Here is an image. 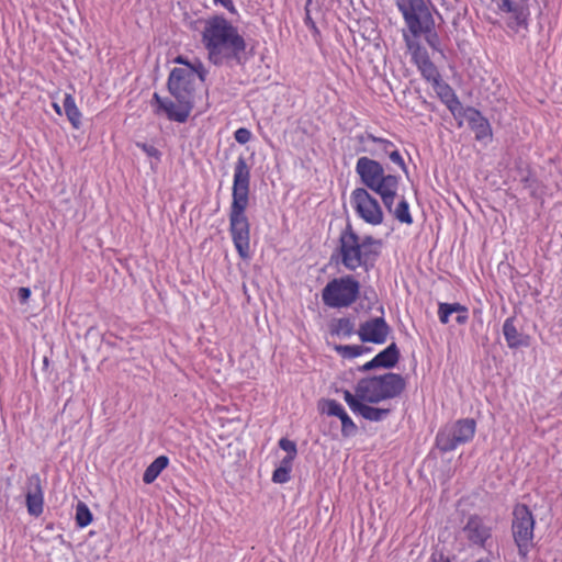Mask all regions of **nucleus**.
I'll list each match as a JSON object with an SVG mask.
<instances>
[{
	"instance_id": "nucleus-11",
	"label": "nucleus",
	"mask_w": 562,
	"mask_h": 562,
	"mask_svg": "<svg viewBox=\"0 0 562 562\" xmlns=\"http://www.w3.org/2000/svg\"><path fill=\"white\" fill-rule=\"evenodd\" d=\"M351 201L358 215L368 224L380 225L383 212L378 200L367 189L357 188L351 193Z\"/></svg>"
},
{
	"instance_id": "nucleus-16",
	"label": "nucleus",
	"mask_w": 562,
	"mask_h": 562,
	"mask_svg": "<svg viewBox=\"0 0 562 562\" xmlns=\"http://www.w3.org/2000/svg\"><path fill=\"white\" fill-rule=\"evenodd\" d=\"M406 45L409 49H413L416 46V50L414 52V58L418 65L419 70L422 71L423 77L432 82H438L440 75L434 65V63L429 59L426 52L420 53L418 45L406 34H404Z\"/></svg>"
},
{
	"instance_id": "nucleus-27",
	"label": "nucleus",
	"mask_w": 562,
	"mask_h": 562,
	"mask_svg": "<svg viewBox=\"0 0 562 562\" xmlns=\"http://www.w3.org/2000/svg\"><path fill=\"white\" fill-rule=\"evenodd\" d=\"M335 350L342 357L352 359L359 357L363 352L371 351L370 347L359 346V345H337L335 346Z\"/></svg>"
},
{
	"instance_id": "nucleus-9",
	"label": "nucleus",
	"mask_w": 562,
	"mask_h": 562,
	"mask_svg": "<svg viewBox=\"0 0 562 562\" xmlns=\"http://www.w3.org/2000/svg\"><path fill=\"white\" fill-rule=\"evenodd\" d=\"M398 10L413 36L420 35V31L431 24V12L427 0H395Z\"/></svg>"
},
{
	"instance_id": "nucleus-44",
	"label": "nucleus",
	"mask_w": 562,
	"mask_h": 562,
	"mask_svg": "<svg viewBox=\"0 0 562 562\" xmlns=\"http://www.w3.org/2000/svg\"><path fill=\"white\" fill-rule=\"evenodd\" d=\"M468 321V311L467 312H458L456 316V322L460 325L465 324Z\"/></svg>"
},
{
	"instance_id": "nucleus-23",
	"label": "nucleus",
	"mask_w": 562,
	"mask_h": 562,
	"mask_svg": "<svg viewBox=\"0 0 562 562\" xmlns=\"http://www.w3.org/2000/svg\"><path fill=\"white\" fill-rule=\"evenodd\" d=\"M169 459L166 456L156 458L145 470L143 481L146 484L153 483L159 474L168 467Z\"/></svg>"
},
{
	"instance_id": "nucleus-31",
	"label": "nucleus",
	"mask_w": 562,
	"mask_h": 562,
	"mask_svg": "<svg viewBox=\"0 0 562 562\" xmlns=\"http://www.w3.org/2000/svg\"><path fill=\"white\" fill-rule=\"evenodd\" d=\"M434 27H435V21H434V18L431 16V24L429 25L428 29L423 27V30L420 31V35L425 34V38H426L428 45L430 47H432L434 49H438L440 41H439L438 34L434 31Z\"/></svg>"
},
{
	"instance_id": "nucleus-19",
	"label": "nucleus",
	"mask_w": 562,
	"mask_h": 562,
	"mask_svg": "<svg viewBox=\"0 0 562 562\" xmlns=\"http://www.w3.org/2000/svg\"><path fill=\"white\" fill-rule=\"evenodd\" d=\"M515 317H509L504 322L503 334L507 346L512 349L528 347L530 337L521 331L515 325Z\"/></svg>"
},
{
	"instance_id": "nucleus-39",
	"label": "nucleus",
	"mask_w": 562,
	"mask_h": 562,
	"mask_svg": "<svg viewBox=\"0 0 562 562\" xmlns=\"http://www.w3.org/2000/svg\"><path fill=\"white\" fill-rule=\"evenodd\" d=\"M215 4L223 5L226 10H228L231 13L235 14L237 13V10L233 3V0H213Z\"/></svg>"
},
{
	"instance_id": "nucleus-20",
	"label": "nucleus",
	"mask_w": 562,
	"mask_h": 562,
	"mask_svg": "<svg viewBox=\"0 0 562 562\" xmlns=\"http://www.w3.org/2000/svg\"><path fill=\"white\" fill-rule=\"evenodd\" d=\"M192 109V103H189V105L187 104V106L183 103H178L176 105L171 100L165 99L161 106L156 109L155 112L156 114L164 112L169 120L184 123L188 120Z\"/></svg>"
},
{
	"instance_id": "nucleus-50",
	"label": "nucleus",
	"mask_w": 562,
	"mask_h": 562,
	"mask_svg": "<svg viewBox=\"0 0 562 562\" xmlns=\"http://www.w3.org/2000/svg\"><path fill=\"white\" fill-rule=\"evenodd\" d=\"M519 557H520L519 561H515V562H527V560H526L527 557H525L524 559L521 555H519Z\"/></svg>"
},
{
	"instance_id": "nucleus-4",
	"label": "nucleus",
	"mask_w": 562,
	"mask_h": 562,
	"mask_svg": "<svg viewBox=\"0 0 562 562\" xmlns=\"http://www.w3.org/2000/svg\"><path fill=\"white\" fill-rule=\"evenodd\" d=\"M336 254L339 262L347 270L356 271L358 268H362L366 272L374 267L380 256V251L367 250L359 244V235L349 222L340 233Z\"/></svg>"
},
{
	"instance_id": "nucleus-51",
	"label": "nucleus",
	"mask_w": 562,
	"mask_h": 562,
	"mask_svg": "<svg viewBox=\"0 0 562 562\" xmlns=\"http://www.w3.org/2000/svg\"><path fill=\"white\" fill-rule=\"evenodd\" d=\"M54 106H55L56 111L59 113L60 112L59 106L57 104H55Z\"/></svg>"
},
{
	"instance_id": "nucleus-42",
	"label": "nucleus",
	"mask_w": 562,
	"mask_h": 562,
	"mask_svg": "<svg viewBox=\"0 0 562 562\" xmlns=\"http://www.w3.org/2000/svg\"><path fill=\"white\" fill-rule=\"evenodd\" d=\"M378 364H376V361L375 359L373 358L372 360L368 361L367 363H364L363 366L359 367V371L361 372H367V371H371V370H374V369H378Z\"/></svg>"
},
{
	"instance_id": "nucleus-17",
	"label": "nucleus",
	"mask_w": 562,
	"mask_h": 562,
	"mask_svg": "<svg viewBox=\"0 0 562 562\" xmlns=\"http://www.w3.org/2000/svg\"><path fill=\"white\" fill-rule=\"evenodd\" d=\"M322 409L329 416H336L341 422V434L344 437L352 436L357 431V426L348 416L344 407L335 400H324Z\"/></svg>"
},
{
	"instance_id": "nucleus-1",
	"label": "nucleus",
	"mask_w": 562,
	"mask_h": 562,
	"mask_svg": "<svg viewBox=\"0 0 562 562\" xmlns=\"http://www.w3.org/2000/svg\"><path fill=\"white\" fill-rule=\"evenodd\" d=\"M356 172L361 183L379 194L385 209L401 223L412 224L413 218L409 206L404 196L401 198L396 207H393L397 196L400 178L395 175H386L382 164L373 158L362 156L357 160Z\"/></svg>"
},
{
	"instance_id": "nucleus-18",
	"label": "nucleus",
	"mask_w": 562,
	"mask_h": 562,
	"mask_svg": "<svg viewBox=\"0 0 562 562\" xmlns=\"http://www.w3.org/2000/svg\"><path fill=\"white\" fill-rule=\"evenodd\" d=\"M463 116L467 119L470 127L475 133L477 140L484 139L492 135V130L488 121L474 108L464 110Z\"/></svg>"
},
{
	"instance_id": "nucleus-40",
	"label": "nucleus",
	"mask_w": 562,
	"mask_h": 562,
	"mask_svg": "<svg viewBox=\"0 0 562 562\" xmlns=\"http://www.w3.org/2000/svg\"><path fill=\"white\" fill-rule=\"evenodd\" d=\"M430 562H451V560L442 551H435L430 557Z\"/></svg>"
},
{
	"instance_id": "nucleus-33",
	"label": "nucleus",
	"mask_w": 562,
	"mask_h": 562,
	"mask_svg": "<svg viewBox=\"0 0 562 562\" xmlns=\"http://www.w3.org/2000/svg\"><path fill=\"white\" fill-rule=\"evenodd\" d=\"M344 398L345 401L347 402L348 406L350 407V409L356 414L358 412V409L360 408L361 404L364 402L362 401L358 394L355 392V394H352L350 391L348 390H345L344 391Z\"/></svg>"
},
{
	"instance_id": "nucleus-34",
	"label": "nucleus",
	"mask_w": 562,
	"mask_h": 562,
	"mask_svg": "<svg viewBox=\"0 0 562 562\" xmlns=\"http://www.w3.org/2000/svg\"><path fill=\"white\" fill-rule=\"evenodd\" d=\"M187 70H192V78L196 75L201 81H205L207 71L204 68V65L200 59L194 58L190 68H186Z\"/></svg>"
},
{
	"instance_id": "nucleus-22",
	"label": "nucleus",
	"mask_w": 562,
	"mask_h": 562,
	"mask_svg": "<svg viewBox=\"0 0 562 562\" xmlns=\"http://www.w3.org/2000/svg\"><path fill=\"white\" fill-rule=\"evenodd\" d=\"M499 9L504 12L513 13L516 26L526 25L527 12L522 4L512 0H502Z\"/></svg>"
},
{
	"instance_id": "nucleus-3",
	"label": "nucleus",
	"mask_w": 562,
	"mask_h": 562,
	"mask_svg": "<svg viewBox=\"0 0 562 562\" xmlns=\"http://www.w3.org/2000/svg\"><path fill=\"white\" fill-rule=\"evenodd\" d=\"M202 42L214 65H223L231 60L238 65L243 64L246 42L237 27L224 16L214 15L206 21Z\"/></svg>"
},
{
	"instance_id": "nucleus-6",
	"label": "nucleus",
	"mask_w": 562,
	"mask_h": 562,
	"mask_svg": "<svg viewBox=\"0 0 562 562\" xmlns=\"http://www.w3.org/2000/svg\"><path fill=\"white\" fill-rule=\"evenodd\" d=\"M359 292V282L352 276H344L329 281L322 291V297L329 307H347L357 301Z\"/></svg>"
},
{
	"instance_id": "nucleus-5",
	"label": "nucleus",
	"mask_w": 562,
	"mask_h": 562,
	"mask_svg": "<svg viewBox=\"0 0 562 562\" xmlns=\"http://www.w3.org/2000/svg\"><path fill=\"white\" fill-rule=\"evenodd\" d=\"M405 389L406 381L401 374L386 372L360 379L356 385V393L362 401L378 404L401 396Z\"/></svg>"
},
{
	"instance_id": "nucleus-10",
	"label": "nucleus",
	"mask_w": 562,
	"mask_h": 562,
	"mask_svg": "<svg viewBox=\"0 0 562 562\" xmlns=\"http://www.w3.org/2000/svg\"><path fill=\"white\" fill-rule=\"evenodd\" d=\"M192 70L173 68L169 75L167 88L169 93L177 100V103H192L194 106V87Z\"/></svg>"
},
{
	"instance_id": "nucleus-49",
	"label": "nucleus",
	"mask_w": 562,
	"mask_h": 562,
	"mask_svg": "<svg viewBox=\"0 0 562 562\" xmlns=\"http://www.w3.org/2000/svg\"><path fill=\"white\" fill-rule=\"evenodd\" d=\"M476 562H491L488 558L479 559Z\"/></svg>"
},
{
	"instance_id": "nucleus-28",
	"label": "nucleus",
	"mask_w": 562,
	"mask_h": 562,
	"mask_svg": "<svg viewBox=\"0 0 562 562\" xmlns=\"http://www.w3.org/2000/svg\"><path fill=\"white\" fill-rule=\"evenodd\" d=\"M458 312H467V307L461 305L460 303H440L438 308L439 319L442 324H447L449 322V316L458 313Z\"/></svg>"
},
{
	"instance_id": "nucleus-48",
	"label": "nucleus",
	"mask_w": 562,
	"mask_h": 562,
	"mask_svg": "<svg viewBox=\"0 0 562 562\" xmlns=\"http://www.w3.org/2000/svg\"><path fill=\"white\" fill-rule=\"evenodd\" d=\"M439 95L441 100L446 103V99H449V94L447 93V90H445V86L441 87V90L439 92Z\"/></svg>"
},
{
	"instance_id": "nucleus-41",
	"label": "nucleus",
	"mask_w": 562,
	"mask_h": 562,
	"mask_svg": "<svg viewBox=\"0 0 562 562\" xmlns=\"http://www.w3.org/2000/svg\"><path fill=\"white\" fill-rule=\"evenodd\" d=\"M30 295H31V290L29 288H25V286L19 288L18 296L22 304L27 302Z\"/></svg>"
},
{
	"instance_id": "nucleus-35",
	"label": "nucleus",
	"mask_w": 562,
	"mask_h": 562,
	"mask_svg": "<svg viewBox=\"0 0 562 562\" xmlns=\"http://www.w3.org/2000/svg\"><path fill=\"white\" fill-rule=\"evenodd\" d=\"M279 447L286 452L288 457H296L297 454L296 443L288 438H281Z\"/></svg>"
},
{
	"instance_id": "nucleus-14",
	"label": "nucleus",
	"mask_w": 562,
	"mask_h": 562,
	"mask_svg": "<svg viewBox=\"0 0 562 562\" xmlns=\"http://www.w3.org/2000/svg\"><path fill=\"white\" fill-rule=\"evenodd\" d=\"M391 333V327L383 317H374L362 323L358 335L362 342H372L376 345L384 344Z\"/></svg>"
},
{
	"instance_id": "nucleus-38",
	"label": "nucleus",
	"mask_w": 562,
	"mask_h": 562,
	"mask_svg": "<svg viewBox=\"0 0 562 562\" xmlns=\"http://www.w3.org/2000/svg\"><path fill=\"white\" fill-rule=\"evenodd\" d=\"M234 137L236 139L237 143L239 144H246L250 140L251 138V132L246 128V127H239L235 133H234Z\"/></svg>"
},
{
	"instance_id": "nucleus-12",
	"label": "nucleus",
	"mask_w": 562,
	"mask_h": 562,
	"mask_svg": "<svg viewBox=\"0 0 562 562\" xmlns=\"http://www.w3.org/2000/svg\"><path fill=\"white\" fill-rule=\"evenodd\" d=\"M462 533L470 544L486 549L492 539V527L483 517L473 514L468 517Z\"/></svg>"
},
{
	"instance_id": "nucleus-15",
	"label": "nucleus",
	"mask_w": 562,
	"mask_h": 562,
	"mask_svg": "<svg viewBox=\"0 0 562 562\" xmlns=\"http://www.w3.org/2000/svg\"><path fill=\"white\" fill-rule=\"evenodd\" d=\"M25 497L29 514L35 517L40 516L43 513L44 496L38 474L27 477Z\"/></svg>"
},
{
	"instance_id": "nucleus-36",
	"label": "nucleus",
	"mask_w": 562,
	"mask_h": 562,
	"mask_svg": "<svg viewBox=\"0 0 562 562\" xmlns=\"http://www.w3.org/2000/svg\"><path fill=\"white\" fill-rule=\"evenodd\" d=\"M290 480V471L285 468L278 467L272 473V481L274 483H285Z\"/></svg>"
},
{
	"instance_id": "nucleus-24",
	"label": "nucleus",
	"mask_w": 562,
	"mask_h": 562,
	"mask_svg": "<svg viewBox=\"0 0 562 562\" xmlns=\"http://www.w3.org/2000/svg\"><path fill=\"white\" fill-rule=\"evenodd\" d=\"M391 413L390 408L373 407L363 402L356 414L370 422H381Z\"/></svg>"
},
{
	"instance_id": "nucleus-32",
	"label": "nucleus",
	"mask_w": 562,
	"mask_h": 562,
	"mask_svg": "<svg viewBox=\"0 0 562 562\" xmlns=\"http://www.w3.org/2000/svg\"><path fill=\"white\" fill-rule=\"evenodd\" d=\"M359 244L366 247L367 250H375L381 252L382 241L380 239H375L371 235H366L363 237L359 236Z\"/></svg>"
},
{
	"instance_id": "nucleus-26",
	"label": "nucleus",
	"mask_w": 562,
	"mask_h": 562,
	"mask_svg": "<svg viewBox=\"0 0 562 562\" xmlns=\"http://www.w3.org/2000/svg\"><path fill=\"white\" fill-rule=\"evenodd\" d=\"M355 331V323L348 317H341L338 319H334L330 324V334L331 335H344L350 336Z\"/></svg>"
},
{
	"instance_id": "nucleus-13",
	"label": "nucleus",
	"mask_w": 562,
	"mask_h": 562,
	"mask_svg": "<svg viewBox=\"0 0 562 562\" xmlns=\"http://www.w3.org/2000/svg\"><path fill=\"white\" fill-rule=\"evenodd\" d=\"M357 139L360 144H364L366 140H371L373 143L379 144V146H380V150L361 147L358 149V151L369 153L371 156L378 157V158H381L383 155H387L392 162L397 165L405 173H407V166H406L402 155L395 148V145L391 140L381 138V137H376L369 133L367 135H359L357 137Z\"/></svg>"
},
{
	"instance_id": "nucleus-2",
	"label": "nucleus",
	"mask_w": 562,
	"mask_h": 562,
	"mask_svg": "<svg viewBox=\"0 0 562 562\" xmlns=\"http://www.w3.org/2000/svg\"><path fill=\"white\" fill-rule=\"evenodd\" d=\"M250 168L240 156L234 168L233 201L229 211V232L240 258L250 257V225L245 211L249 203Z\"/></svg>"
},
{
	"instance_id": "nucleus-37",
	"label": "nucleus",
	"mask_w": 562,
	"mask_h": 562,
	"mask_svg": "<svg viewBox=\"0 0 562 562\" xmlns=\"http://www.w3.org/2000/svg\"><path fill=\"white\" fill-rule=\"evenodd\" d=\"M136 146L142 148V150L149 157L155 158L156 160H160L161 153L153 145H148L146 143H136Z\"/></svg>"
},
{
	"instance_id": "nucleus-25",
	"label": "nucleus",
	"mask_w": 562,
	"mask_h": 562,
	"mask_svg": "<svg viewBox=\"0 0 562 562\" xmlns=\"http://www.w3.org/2000/svg\"><path fill=\"white\" fill-rule=\"evenodd\" d=\"M65 113L75 128H79L81 124V113L78 110L74 98L70 94H66L64 99Z\"/></svg>"
},
{
	"instance_id": "nucleus-43",
	"label": "nucleus",
	"mask_w": 562,
	"mask_h": 562,
	"mask_svg": "<svg viewBox=\"0 0 562 562\" xmlns=\"http://www.w3.org/2000/svg\"><path fill=\"white\" fill-rule=\"evenodd\" d=\"M294 459H295V457H288V456H285L282 459V461H281L279 467L285 468L288 471L291 472V470H292V462H293Z\"/></svg>"
},
{
	"instance_id": "nucleus-46",
	"label": "nucleus",
	"mask_w": 562,
	"mask_h": 562,
	"mask_svg": "<svg viewBox=\"0 0 562 562\" xmlns=\"http://www.w3.org/2000/svg\"><path fill=\"white\" fill-rule=\"evenodd\" d=\"M164 98H161L157 92L153 95V104L157 105V109H159L164 102Z\"/></svg>"
},
{
	"instance_id": "nucleus-21",
	"label": "nucleus",
	"mask_w": 562,
	"mask_h": 562,
	"mask_svg": "<svg viewBox=\"0 0 562 562\" xmlns=\"http://www.w3.org/2000/svg\"><path fill=\"white\" fill-rule=\"evenodd\" d=\"M401 353L397 345L392 342L384 350L380 351L375 357V361L379 368L392 369L400 360Z\"/></svg>"
},
{
	"instance_id": "nucleus-8",
	"label": "nucleus",
	"mask_w": 562,
	"mask_h": 562,
	"mask_svg": "<svg viewBox=\"0 0 562 562\" xmlns=\"http://www.w3.org/2000/svg\"><path fill=\"white\" fill-rule=\"evenodd\" d=\"M533 516L525 504H518L513 512L512 531L515 543L518 548V554L528 555L530 548L533 546Z\"/></svg>"
},
{
	"instance_id": "nucleus-47",
	"label": "nucleus",
	"mask_w": 562,
	"mask_h": 562,
	"mask_svg": "<svg viewBox=\"0 0 562 562\" xmlns=\"http://www.w3.org/2000/svg\"><path fill=\"white\" fill-rule=\"evenodd\" d=\"M521 181L524 182L525 187L526 188H531L532 187V183L536 181L533 178H531L530 176H526L525 178L521 179Z\"/></svg>"
},
{
	"instance_id": "nucleus-45",
	"label": "nucleus",
	"mask_w": 562,
	"mask_h": 562,
	"mask_svg": "<svg viewBox=\"0 0 562 562\" xmlns=\"http://www.w3.org/2000/svg\"><path fill=\"white\" fill-rule=\"evenodd\" d=\"M175 63L186 65L187 68H190L192 65V61H190L187 57H183L181 55L175 59Z\"/></svg>"
},
{
	"instance_id": "nucleus-7",
	"label": "nucleus",
	"mask_w": 562,
	"mask_h": 562,
	"mask_svg": "<svg viewBox=\"0 0 562 562\" xmlns=\"http://www.w3.org/2000/svg\"><path fill=\"white\" fill-rule=\"evenodd\" d=\"M476 429L473 418L458 419L442 427L436 436V447L443 453L472 440Z\"/></svg>"
},
{
	"instance_id": "nucleus-52",
	"label": "nucleus",
	"mask_w": 562,
	"mask_h": 562,
	"mask_svg": "<svg viewBox=\"0 0 562 562\" xmlns=\"http://www.w3.org/2000/svg\"><path fill=\"white\" fill-rule=\"evenodd\" d=\"M48 363V360L47 358L44 359V364H47Z\"/></svg>"
},
{
	"instance_id": "nucleus-30",
	"label": "nucleus",
	"mask_w": 562,
	"mask_h": 562,
	"mask_svg": "<svg viewBox=\"0 0 562 562\" xmlns=\"http://www.w3.org/2000/svg\"><path fill=\"white\" fill-rule=\"evenodd\" d=\"M445 90H447V93L449 94V99H446L447 108L451 111L453 115L460 114L462 110V104L459 101L458 97L448 85H445Z\"/></svg>"
},
{
	"instance_id": "nucleus-29",
	"label": "nucleus",
	"mask_w": 562,
	"mask_h": 562,
	"mask_svg": "<svg viewBox=\"0 0 562 562\" xmlns=\"http://www.w3.org/2000/svg\"><path fill=\"white\" fill-rule=\"evenodd\" d=\"M92 521V514L83 502H78L76 506V524L80 528L87 527Z\"/></svg>"
}]
</instances>
